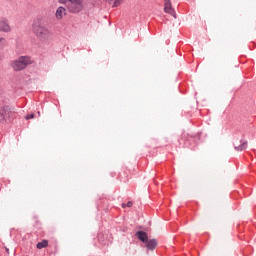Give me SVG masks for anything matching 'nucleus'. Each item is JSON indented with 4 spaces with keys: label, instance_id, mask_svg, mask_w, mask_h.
<instances>
[{
    "label": "nucleus",
    "instance_id": "1",
    "mask_svg": "<svg viewBox=\"0 0 256 256\" xmlns=\"http://www.w3.org/2000/svg\"><path fill=\"white\" fill-rule=\"evenodd\" d=\"M32 31H33L35 37L41 43H46V41H49V39H51V37H53V33L51 32L49 27H47L43 23V19H41V18L34 19V21L32 23Z\"/></svg>",
    "mask_w": 256,
    "mask_h": 256
},
{
    "label": "nucleus",
    "instance_id": "2",
    "mask_svg": "<svg viewBox=\"0 0 256 256\" xmlns=\"http://www.w3.org/2000/svg\"><path fill=\"white\" fill-rule=\"evenodd\" d=\"M31 58L28 56H20L16 60H13L10 63V67L14 71H23L28 65H31Z\"/></svg>",
    "mask_w": 256,
    "mask_h": 256
},
{
    "label": "nucleus",
    "instance_id": "3",
    "mask_svg": "<svg viewBox=\"0 0 256 256\" xmlns=\"http://www.w3.org/2000/svg\"><path fill=\"white\" fill-rule=\"evenodd\" d=\"M66 7L69 13H79L83 10V0H70Z\"/></svg>",
    "mask_w": 256,
    "mask_h": 256
},
{
    "label": "nucleus",
    "instance_id": "4",
    "mask_svg": "<svg viewBox=\"0 0 256 256\" xmlns=\"http://www.w3.org/2000/svg\"><path fill=\"white\" fill-rule=\"evenodd\" d=\"M11 115H13V112H11V108H9L8 106L0 107V123H7V119L11 117Z\"/></svg>",
    "mask_w": 256,
    "mask_h": 256
},
{
    "label": "nucleus",
    "instance_id": "5",
    "mask_svg": "<svg viewBox=\"0 0 256 256\" xmlns=\"http://www.w3.org/2000/svg\"><path fill=\"white\" fill-rule=\"evenodd\" d=\"M0 31L2 33H11L12 28H11V24H9V19L0 18Z\"/></svg>",
    "mask_w": 256,
    "mask_h": 256
},
{
    "label": "nucleus",
    "instance_id": "6",
    "mask_svg": "<svg viewBox=\"0 0 256 256\" xmlns=\"http://www.w3.org/2000/svg\"><path fill=\"white\" fill-rule=\"evenodd\" d=\"M65 15H67V9H65V7L60 6L56 9L55 18L57 19V21L63 20Z\"/></svg>",
    "mask_w": 256,
    "mask_h": 256
},
{
    "label": "nucleus",
    "instance_id": "7",
    "mask_svg": "<svg viewBox=\"0 0 256 256\" xmlns=\"http://www.w3.org/2000/svg\"><path fill=\"white\" fill-rule=\"evenodd\" d=\"M164 11L165 13H169V15H173L175 17V11L171 5V0H164Z\"/></svg>",
    "mask_w": 256,
    "mask_h": 256
},
{
    "label": "nucleus",
    "instance_id": "8",
    "mask_svg": "<svg viewBox=\"0 0 256 256\" xmlns=\"http://www.w3.org/2000/svg\"><path fill=\"white\" fill-rule=\"evenodd\" d=\"M136 237L139 239V241H142V243H146V241L149 239L147 233L143 231L136 232Z\"/></svg>",
    "mask_w": 256,
    "mask_h": 256
},
{
    "label": "nucleus",
    "instance_id": "9",
    "mask_svg": "<svg viewBox=\"0 0 256 256\" xmlns=\"http://www.w3.org/2000/svg\"><path fill=\"white\" fill-rule=\"evenodd\" d=\"M146 247H147V249H150L151 251H153V249H155V247H157V240L156 239L147 240Z\"/></svg>",
    "mask_w": 256,
    "mask_h": 256
},
{
    "label": "nucleus",
    "instance_id": "10",
    "mask_svg": "<svg viewBox=\"0 0 256 256\" xmlns=\"http://www.w3.org/2000/svg\"><path fill=\"white\" fill-rule=\"evenodd\" d=\"M247 145H248L247 140H242L241 145L238 147L236 146L235 149L236 151H245V149H247Z\"/></svg>",
    "mask_w": 256,
    "mask_h": 256
},
{
    "label": "nucleus",
    "instance_id": "11",
    "mask_svg": "<svg viewBox=\"0 0 256 256\" xmlns=\"http://www.w3.org/2000/svg\"><path fill=\"white\" fill-rule=\"evenodd\" d=\"M49 241L47 240H42L41 242H38L36 247L37 249H45V247H48Z\"/></svg>",
    "mask_w": 256,
    "mask_h": 256
},
{
    "label": "nucleus",
    "instance_id": "12",
    "mask_svg": "<svg viewBox=\"0 0 256 256\" xmlns=\"http://www.w3.org/2000/svg\"><path fill=\"white\" fill-rule=\"evenodd\" d=\"M7 47V40L4 37H0V49Z\"/></svg>",
    "mask_w": 256,
    "mask_h": 256
},
{
    "label": "nucleus",
    "instance_id": "13",
    "mask_svg": "<svg viewBox=\"0 0 256 256\" xmlns=\"http://www.w3.org/2000/svg\"><path fill=\"white\" fill-rule=\"evenodd\" d=\"M123 3V0H114L113 7H119Z\"/></svg>",
    "mask_w": 256,
    "mask_h": 256
},
{
    "label": "nucleus",
    "instance_id": "14",
    "mask_svg": "<svg viewBox=\"0 0 256 256\" xmlns=\"http://www.w3.org/2000/svg\"><path fill=\"white\" fill-rule=\"evenodd\" d=\"M25 119L29 120V119H35V114H28Z\"/></svg>",
    "mask_w": 256,
    "mask_h": 256
},
{
    "label": "nucleus",
    "instance_id": "15",
    "mask_svg": "<svg viewBox=\"0 0 256 256\" xmlns=\"http://www.w3.org/2000/svg\"><path fill=\"white\" fill-rule=\"evenodd\" d=\"M70 0H58L62 5H65V3H69Z\"/></svg>",
    "mask_w": 256,
    "mask_h": 256
},
{
    "label": "nucleus",
    "instance_id": "16",
    "mask_svg": "<svg viewBox=\"0 0 256 256\" xmlns=\"http://www.w3.org/2000/svg\"><path fill=\"white\" fill-rule=\"evenodd\" d=\"M126 207H133V202L131 201L127 202Z\"/></svg>",
    "mask_w": 256,
    "mask_h": 256
},
{
    "label": "nucleus",
    "instance_id": "17",
    "mask_svg": "<svg viewBox=\"0 0 256 256\" xmlns=\"http://www.w3.org/2000/svg\"><path fill=\"white\" fill-rule=\"evenodd\" d=\"M122 207H123V209H125V207H127V204L123 203Z\"/></svg>",
    "mask_w": 256,
    "mask_h": 256
},
{
    "label": "nucleus",
    "instance_id": "18",
    "mask_svg": "<svg viewBox=\"0 0 256 256\" xmlns=\"http://www.w3.org/2000/svg\"><path fill=\"white\" fill-rule=\"evenodd\" d=\"M38 116L41 117V112L38 111Z\"/></svg>",
    "mask_w": 256,
    "mask_h": 256
}]
</instances>
